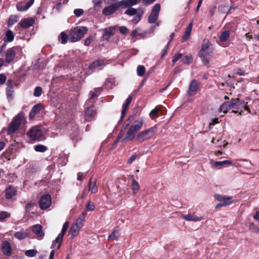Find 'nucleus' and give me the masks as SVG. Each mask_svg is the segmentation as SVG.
Here are the masks:
<instances>
[{"instance_id":"nucleus-24","label":"nucleus","mask_w":259,"mask_h":259,"mask_svg":"<svg viewBox=\"0 0 259 259\" xmlns=\"http://www.w3.org/2000/svg\"><path fill=\"white\" fill-rule=\"evenodd\" d=\"M231 164V161L226 160L221 161H215L211 164V167L212 168L221 167L225 165H230Z\"/></svg>"},{"instance_id":"nucleus-26","label":"nucleus","mask_w":259,"mask_h":259,"mask_svg":"<svg viewBox=\"0 0 259 259\" xmlns=\"http://www.w3.org/2000/svg\"><path fill=\"white\" fill-rule=\"evenodd\" d=\"M7 95L9 98H12L13 94V82L11 80H8L7 82Z\"/></svg>"},{"instance_id":"nucleus-51","label":"nucleus","mask_w":259,"mask_h":259,"mask_svg":"<svg viewBox=\"0 0 259 259\" xmlns=\"http://www.w3.org/2000/svg\"><path fill=\"white\" fill-rule=\"evenodd\" d=\"M68 227V222H65L64 224H63V226L62 227V230H61V232L59 234L60 235V236H64L65 233H66V231H67V229Z\"/></svg>"},{"instance_id":"nucleus-11","label":"nucleus","mask_w":259,"mask_h":259,"mask_svg":"<svg viewBox=\"0 0 259 259\" xmlns=\"http://www.w3.org/2000/svg\"><path fill=\"white\" fill-rule=\"evenodd\" d=\"M1 249L3 254L7 256H10L12 253V249L10 242L8 241H4L1 245Z\"/></svg>"},{"instance_id":"nucleus-15","label":"nucleus","mask_w":259,"mask_h":259,"mask_svg":"<svg viewBox=\"0 0 259 259\" xmlns=\"http://www.w3.org/2000/svg\"><path fill=\"white\" fill-rule=\"evenodd\" d=\"M104 65V62L103 60H97L92 62L89 66V69L94 70H101Z\"/></svg>"},{"instance_id":"nucleus-33","label":"nucleus","mask_w":259,"mask_h":259,"mask_svg":"<svg viewBox=\"0 0 259 259\" xmlns=\"http://www.w3.org/2000/svg\"><path fill=\"white\" fill-rule=\"evenodd\" d=\"M131 177L133 178L134 176H131ZM132 187L133 193L136 194L139 190L140 188V186L137 181H136L134 179H132Z\"/></svg>"},{"instance_id":"nucleus-7","label":"nucleus","mask_w":259,"mask_h":259,"mask_svg":"<svg viewBox=\"0 0 259 259\" xmlns=\"http://www.w3.org/2000/svg\"><path fill=\"white\" fill-rule=\"evenodd\" d=\"M27 136L31 140H39L42 136L41 130L37 127L33 126L31 128L27 133Z\"/></svg>"},{"instance_id":"nucleus-9","label":"nucleus","mask_w":259,"mask_h":259,"mask_svg":"<svg viewBox=\"0 0 259 259\" xmlns=\"http://www.w3.org/2000/svg\"><path fill=\"white\" fill-rule=\"evenodd\" d=\"M214 197L219 202H221L224 206L230 205L235 202L232 196L217 194Z\"/></svg>"},{"instance_id":"nucleus-46","label":"nucleus","mask_w":259,"mask_h":259,"mask_svg":"<svg viewBox=\"0 0 259 259\" xmlns=\"http://www.w3.org/2000/svg\"><path fill=\"white\" fill-rule=\"evenodd\" d=\"M193 61V57L191 55H186L185 57L182 59V61L183 63L185 64H190Z\"/></svg>"},{"instance_id":"nucleus-52","label":"nucleus","mask_w":259,"mask_h":259,"mask_svg":"<svg viewBox=\"0 0 259 259\" xmlns=\"http://www.w3.org/2000/svg\"><path fill=\"white\" fill-rule=\"evenodd\" d=\"M132 98H133V97L132 95L128 96V97L126 99L125 103L122 105V106L124 107L125 108H128V106L132 102Z\"/></svg>"},{"instance_id":"nucleus-35","label":"nucleus","mask_w":259,"mask_h":259,"mask_svg":"<svg viewBox=\"0 0 259 259\" xmlns=\"http://www.w3.org/2000/svg\"><path fill=\"white\" fill-rule=\"evenodd\" d=\"M59 39L61 40V42L62 44H65L67 42L69 39V34L65 32H62L59 36Z\"/></svg>"},{"instance_id":"nucleus-41","label":"nucleus","mask_w":259,"mask_h":259,"mask_svg":"<svg viewBox=\"0 0 259 259\" xmlns=\"http://www.w3.org/2000/svg\"><path fill=\"white\" fill-rule=\"evenodd\" d=\"M34 149L36 152H45L47 150L48 148L45 145L38 144L34 146Z\"/></svg>"},{"instance_id":"nucleus-16","label":"nucleus","mask_w":259,"mask_h":259,"mask_svg":"<svg viewBox=\"0 0 259 259\" xmlns=\"http://www.w3.org/2000/svg\"><path fill=\"white\" fill-rule=\"evenodd\" d=\"M34 19L30 17L22 19L19 22V25L22 28H28L33 25L34 23Z\"/></svg>"},{"instance_id":"nucleus-31","label":"nucleus","mask_w":259,"mask_h":259,"mask_svg":"<svg viewBox=\"0 0 259 259\" xmlns=\"http://www.w3.org/2000/svg\"><path fill=\"white\" fill-rule=\"evenodd\" d=\"M14 34L13 32L10 30H8L6 32L5 37H4V40L5 42H11L14 40Z\"/></svg>"},{"instance_id":"nucleus-61","label":"nucleus","mask_w":259,"mask_h":259,"mask_svg":"<svg viewBox=\"0 0 259 259\" xmlns=\"http://www.w3.org/2000/svg\"><path fill=\"white\" fill-rule=\"evenodd\" d=\"M127 30L128 29L125 26H121L119 28L120 32L123 34H126L127 32Z\"/></svg>"},{"instance_id":"nucleus-10","label":"nucleus","mask_w":259,"mask_h":259,"mask_svg":"<svg viewBox=\"0 0 259 259\" xmlns=\"http://www.w3.org/2000/svg\"><path fill=\"white\" fill-rule=\"evenodd\" d=\"M17 50L16 47H12L7 50L5 53V61L7 63L10 64L13 62Z\"/></svg>"},{"instance_id":"nucleus-59","label":"nucleus","mask_w":259,"mask_h":259,"mask_svg":"<svg viewBox=\"0 0 259 259\" xmlns=\"http://www.w3.org/2000/svg\"><path fill=\"white\" fill-rule=\"evenodd\" d=\"M138 155L136 154H133L128 159L127 161V163L128 164H131L133 163L134 161H135L136 158L138 157Z\"/></svg>"},{"instance_id":"nucleus-57","label":"nucleus","mask_w":259,"mask_h":259,"mask_svg":"<svg viewBox=\"0 0 259 259\" xmlns=\"http://www.w3.org/2000/svg\"><path fill=\"white\" fill-rule=\"evenodd\" d=\"M250 229L255 233H259V228L255 226L253 223H251L249 225Z\"/></svg>"},{"instance_id":"nucleus-56","label":"nucleus","mask_w":259,"mask_h":259,"mask_svg":"<svg viewBox=\"0 0 259 259\" xmlns=\"http://www.w3.org/2000/svg\"><path fill=\"white\" fill-rule=\"evenodd\" d=\"M182 57V54L181 53H178L175 54L173 57L172 63L174 64L176 63L181 57Z\"/></svg>"},{"instance_id":"nucleus-39","label":"nucleus","mask_w":259,"mask_h":259,"mask_svg":"<svg viewBox=\"0 0 259 259\" xmlns=\"http://www.w3.org/2000/svg\"><path fill=\"white\" fill-rule=\"evenodd\" d=\"M101 91V88H96L95 89L94 91H91L90 99L91 100L97 98L99 96V94L100 93Z\"/></svg>"},{"instance_id":"nucleus-45","label":"nucleus","mask_w":259,"mask_h":259,"mask_svg":"<svg viewBox=\"0 0 259 259\" xmlns=\"http://www.w3.org/2000/svg\"><path fill=\"white\" fill-rule=\"evenodd\" d=\"M37 253V251L35 249H29L25 251V255L28 257H33Z\"/></svg>"},{"instance_id":"nucleus-8","label":"nucleus","mask_w":259,"mask_h":259,"mask_svg":"<svg viewBox=\"0 0 259 259\" xmlns=\"http://www.w3.org/2000/svg\"><path fill=\"white\" fill-rule=\"evenodd\" d=\"M52 203L51 197L49 194L42 195L39 201V205L42 210H45L50 206Z\"/></svg>"},{"instance_id":"nucleus-6","label":"nucleus","mask_w":259,"mask_h":259,"mask_svg":"<svg viewBox=\"0 0 259 259\" xmlns=\"http://www.w3.org/2000/svg\"><path fill=\"white\" fill-rule=\"evenodd\" d=\"M160 5L158 3L155 4L153 6L151 12L148 19V22L149 23H154L157 20L159 16V13L160 11Z\"/></svg>"},{"instance_id":"nucleus-48","label":"nucleus","mask_w":259,"mask_h":259,"mask_svg":"<svg viewBox=\"0 0 259 259\" xmlns=\"http://www.w3.org/2000/svg\"><path fill=\"white\" fill-rule=\"evenodd\" d=\"M85 213H83L81 215H80L78 219L76 221V222H75V224L77 225H81L82 226V223L83 222H84V219H85Z\"/></svg>"},{"instance_id":"nucleus-28","label":"nucleus","mask_w":259,"mask_h":259,"mask_svg":"<svg viewBox=\"0 0 259 259\" xmlns=\"http://www.w3.org/2000/svg\"><path fill=\"white\" fill-rule=\"evenodd\" d=\"M36 206L35 202L30 201L26 204L25 208L27 212L34 213L35 210H34V207Z\"/></svg>"},{"instance_id":"nucleus-53","label":"nucleus","mask_w":259,"mask_h":259,"mask_svg":"<svg viewBox=\"0 0 259 259\" xmlns=\"http://www.w3.org/2000/svg\"><path fill=\"white\" fill-rule=\"evenodd\" d=\"M84 11L82 9H76L74 10V14L77 17H80L83 14Z\"/></svg>"},{"instance_id":"nucleus-63","label":"nucleus","mask_w":259,"mask_h":259,"mask_svg":"<svg viewBox=\"0 0 259 259\" xmlns=\"http://www.w3.org/2000/svg\"><path fill=\"white\" fill-rule=\"evenodd\" d=\"M216 9L217 7L215 6H213L211 8L209 11V14L210 15V16H212L214 15Z\"/></svg>"},{"instance_id":"nucleus-32","label":"nucleus","mask_w":259,"mask_h":259,"mask_svg":"<svg viewBox=\"0 0 259 259\" xmlns=\"http://www.w3.org/2000/svg\"><path fill=\"white\" fill-rule=\"evenodd\" d=\"M19 17L17 15H11L8 20L7 25L9 27H11L18 21Z\"/></svg>"},{"instance_id":"nucleus-23","label":"nucleus","mask_w":259,"mask_h":259,"mask_svg":"<svg viewBox=\"0 0 259 259\" xmlns=\"http://www.w3.org/2000/svg\"><path fill=\"white\" fill-rule=\"evenodd\" d=\"M144 13V11L141 8H139L138 9V13L135 15H134V17L132 21V22L134 24L138 23L141 20Z\"/></svg>"},{"instance_id":"nucleus-12","label":"nucleus","mask_w":259,"mask_h":259,"mask_svg":"<svg viewBox=\"0 0 259 259\" xmlns=\"http://www.w3.org/2000/svg\"><path fill=\"white\" fill-rule=\"evenodd\" d=\"M34 0H30L26 3H18L16 5V8L18 11L23 12L27 11L34 3Z\"/></svg>"},{"instance_id":"nucleus-47","label":"nucleus","mask_w":259,"mask_h":259,"mask_svg":"<svg viewBox=\"0 0 259 259\" xmlns=\"http://www.w3.org/2000/svg\"><path fill=\"white\" fill-rule=\"evenodd\" d=\"M243 104V101L240 100L238 98H236V103L233 107V109H239L241 108L242 105Z\"/></svg>"},{"instance_id":"nucleus-19","label":"nucleus","mask_w":259,"mask_h":259,"mask_svg":"<svg viewBox=\"0 0 259 259\" xmlns=\"http://www.w3.org/2000/svg\"><path fill=\"white\" fill-rule=\"evenodd\" d=\"M182 217L185 220L193 222H198L203 219V218L202 216H197L194 213H189L187 214L183 215Z\"/></svg>"},{"instance_id":"nucleus-36","label":"nucleus","mask_w":259,"mask_h":259,"mask_svg":"<svg viewBox=\"0 0 259 259\" xmlns=\"http://www.w3.org/2000/svg\"><path fill=\"white\" fill-rule=\"evenodd\" d=\"M232 108L228 101L224 102L220 107V111H223L224 113H227L228 110Z\"/></svg>"},{"instance_id":"nucleus-21","label":"nucleus","mask_w":259,"mask_h":259,"mask_svg":"<svg viewBox=\"0 0 259 259\" xmlns=\"http://www.w3.org/2000/svg\"><path fill=\"white\" fill-rule=\"evenodd\" d=\"M198 89V84L197 80L193 79L189 84L187 93L188 95H191L192 92H196Z\"/></svg>"},{"instance_id":"nucleus-30","label":"nucleus","mask_w":259,"mask_h":259,"mask_svg":"<svg viewBox=\"0 0 259 259\" xmlns=\"http://www.w3.org/2000/svg\"><path fill=\"white\" fill-rule=\"evenodd\" d=\"M14 236L16 238L19 240H23L28 237V234L23 231H20L15 232Z\"/></svg>"},{"instance_id":"nucleus-49","label":"nucleus","mask_w":259,"mask_h":259,"mask_svg":"<svg viewBox=\"0 0 259 259\" xmlns=\"http://www.w3.org/2000/svg\"><path fill=\"white\" fill-rule=\"evenodd\" d=\"M42 93V89L40 87H36L34 91L33 95L36 97H39Z\"/></svg>"},{"instance_id":"nucleus-20","label":"nucleus","mask_w":259,"mask_h":259,"mask_svg":"<svg viewBox=\"0 0 259 259\" xmlns=\"http://www.w3.org/2000/svg\"><path fill=\"white\" fill-rule=\"evenodd\" d=\"M31 230L38 237L41 238L44 236V233L42 231V226L39 224L35 225L32 226Z\"/></svg>"},{"instance_id":"nucleus-1","label":"nucleus","mask_w":259,"mask_h":259,"mask_svg":"<svg viewBox=\"0 0 259 259\" xmlns=\"http://www.w3.org/2000/svg\"><path fill=\"white\" fill-rule=\"evenodd\" d=\"M88 31L87 27L77 26L70 31L69 39L71 42H76L82 38Z\"/></svg>"},{"instance_id":"nucleus-5","label":"nucleus","mask_w":259,"mask_h":259,"mask_svg":"<svg viewBox=\"0 0 259 259\" xmlns=\"http://www.w3.org/2000/svg\"><path fill=\"white\" fill-rule=\"evenodd\" d=\"M123 1L111 4L105 7L102 10V13L105 16H109L115 12L119 8L122 6Z\"/></svg>"},{"instance_id":"nucleus-55","label":"nucleus","mask_w":259,"mask_h":259,"mask_svg":"<svg viewBox=\"0 0 259 259\" xmlns=\"http://www.w3.org/2000/svg\"><path fill=\"white\" fill-rule=\"evenodd\" d=\"M94 38L92 36H89L87 38H85L84 41V45L86 46H89L92 41H93Z\"/></svg>"},{"instance_id":"nucleus-3","label":"nucleus","mask_w":259,"mask_h":259,"mask_svg":"<svg viewBox=\"0 0 259 259\" xmlns=\"http://www.w3.org/2000/svg\"><path fill=\"white\" fill-rule=\"evenodd\" d=\"M155 132V127H152L139 132L135 138L138 142L142 143L152 138L154 135Z\"/></svg>"},{"instance_id":"nucleus-54","label":"nucleus","mask_w":259,"mask_h":259,"mask_svg":"<svg viewBox=\"0 0 259 259\" xmlns=\"http://www.w3.org/2000/svg\"><path fill=\"white\" fill-rule=\"evenodd\" d=\"M206 55H203V56H199L201 58L202 61L203 63V64L207 66V67H209V61L208 58H206Z\"/></svg>"},{"instance_id":"nucleus-62","label":"nucleus","mask_w":259,"mask_h":259,"mask_svg":"<svg viewBox=\"0 0 259 259\" xmlns=\"http://www.w3.org/2000/svg\"><path fill=\"white\" fill-rule=\"evenodd\" d=\"M6 76L3 74H0V84H2L4 83L6 81Z\"/></svg>"},{"instance_id":"nucleus-40","label":"nucleus","mask_w":259,"mask_h":259,"mask_svg":"<svg viewBox=\"0 0 259 259\" xmlns=\"http://www.w3.org/2000/svg\"><path fill=\"white\" fill-rule=\"evenodd\" d=\"M123 1L124 2H123L122 5H124L125 7L127 8L136 5L139 2V0H127Z\"/></svg>"},{"instance_id":"nucleus-44","label":"nucleus","mask_w":259,"mask_h":259,"mask_svg":"<svg viewBox=\"0 0 259 259\" xmlns=\"http://www.w3.org/2000/svg\"><path fill=\"white\" fill-rule=\"evenodd\" d=\"M137 72L138 76H143L145 72V67L143 65H139L137 67Z\"/></svg>"},{"instance_id":"nucleus-2","label":"nucleus","mask_w":259,"mask_h":259,"mask_svg":"<svg viewBox=\"0 0 259 259\" xmlns=\"http://www.w3.org/2000/svg\"><path fill=\"white\" fill-rule=\"evenodd\" d=\"M143 125V121L142 119L140 118L136 120L126 133L125 139L128 141L133 140L135 137V134L142 128Z\"/></svg>"},{"instance_id":"nucleus-25","label":"nucleus","mask_w":259,"mask_h":259,"mask_svg":"<svg viewBox=\"0 0 259 259\" xmlns=\"http://www.w3.org/2000/svg\"><path fill=\"white\" fill-rule=\"evenodd\" d=\"M81 228V225H77L75 224L73 225L70 229V234L71 235V237L74 238L76 236L79 230Z\"/></svg>"},{"instance_id":"nucleus-14","label":"nucleus","mask_w":259,"mask_h":259,"mask_svg":"<svg viewBox=\"0 0 259 259\" xmlns=\"http://www.w3.org/2000/svg\"><path fill=\"white\" fill-rule=\"evenodd\" d=\"M104 32L102 35L103 39L108 40V39L115 34V28L114 26H111L106 28L104 30Z\"/></svg>"},{"instance_id":"nucleus-58","label":"nucleus","mask_w":259,"mask_h":259,"mask_svg":"<svg viewBox=\"0 0 259 259\" xmlns=\"http://www.w3.org/2000/svg\"><path fill=\"white\" fill-rule=\"evenodd\" d=\"M122 111H121V116H120L119 121H121L123 120V119L124 118V117L126 114V111L128 109V108H125L124 107H123V106H122Z\"/></svg>"},{"instance_id":"nucleus-27","label":"nucleus","mask_w":259,"mask_h":259,"mask_svg":"<svg viewBox=\"0 0 259 259\" xmlns=\"http://www.w3.org/2000/svg\"><path fill=\"white\" fill-rule=\"evenodd\" d=\"M192 26L193 23L191 22L189 24L188 26L186 28L185 33L183 36V41L187 40L189 38L192 31Z\"/></svg>"},{"instance_id":"nucleus-42","label":"nucleus","mask_w":259,"mask_h":259,"mask_svg":"<svg viewBox=\"0 0 259 259\" xmlns=\"http://www.w3.org/2000/svg\"><path fill=\"white\" fill-rule=\"evenodd\" d=\"M128 7L129 8H128L124 12L125 14L132 16L135 15L138 13V9H136L131 7Z\"/></svg>"},{"instance_id":"nucleus-43","label":"nucleus","mask_w":259,"mask_h":259,"mask_svg":"<svg viewBox=\"0 0 259 259\" xmlns=\"http://www.w3.org/2000/svg\"><path fill=\"white\" fill-rule=\"evenodd\" d=\"M10 213L8 212L2 211L0 212V221L3 222L6 219L9 218L10 217Z\"/></svg>"},{"instance_id":"nucleus-22","label":"nucleus","mask_w":259,"mask_h":259,"mask_svg":"<svg viewBox=\"0 0 259 259\" xmlns=\"http://www.w3.org/2000/svg\"><path fill=\"white\" fill-rule=\"evenodd\" d=\"M42 107V105L40 104H38L34 105L32 108L31 109L30 113H29V118L30 119H32L34 117L35 115L39 112L41 110Z\"/></svg>"},{"instance_id":"nucleus-17","label":"nucleus","mask_w":259,"mask_h":259,"mask_svg":"<svg viewBox=\"0 0 259 259\" xmlns=\"http://www.w3.org/2000/svg\"><path fill=\"white\" fill-rule=\"evenodd\" d=\"M211 53V49L210 48L208 42L207 41L202 44L201 50L198 53V56H203V55H208Z\"/></svg>"},{"instance_id":"nucleus-38","label":"nucleus","mask_w":259,"mask_h":259,"mask_svg":"<svg viewBox=\"0 0 259 259\" xmlns=\"http://www.w3.org/2000/svg\"><path fill=\"white\" fill-rule=\"evenodd\" d=\"M92 180V178H91L89 181V182L88 184V187H89V190H90L91 191V193H96L97 192V191H98V188H97V187L96 185V180H95L94 182L93 185L92 187L91 188Z\"/></svg>"},{"instance_id":"nucleus-29","label":"nucleus","mask_w":259,"mask_h":259,"mask_svg":"<svg viewBox=\"0 0 259 259\" xmlns=\"http://www.w3.org/2000/svg\"><path fill=\"white\" fill-rule=\"evenodd\" d=\"M63 237L60 236V235L59 234L58 236L56 238V239L53 241L51 248H54L56 246V244L58 243V245L57 247V249H59L61 247L62 241L63 240Z\"/></svg>"},{"instance_id":"nucleus-60","label":"nucleus","mask_w":259,"mask_h":259,"mask_svg":"<svg viewBox=\"0 0 259 259\" xmlns=\"http://www.w3.org/2000/svg\"><path fill=\"white\" fill-rule=\"evenodd\" d=\"M159 111V109L157 108L156 107L152 110L150 113V116L151 117L156 116L157 115L158 112Z\"/></svg>"},{"instance_id":"nucleus-34","label":"nucleus","mask_w":259,"mask_h":259,"mask_svg":"<svg viewBox=\"0 0 259 259\" xmlns=\"http://www.w3.org/2000/svg\"><path fill=\"white\" fill-rule=\"evenodd\" d=\"M230 37V31L225 30L222 32L220 36V40L222 42L226 41Z\"/></svg>"},{"instance_id":"nucleus-13","label":"nucleus","mask_w":259,"mask_h":259,"mask_svg":"<svg viewBox=\"0 0 259 259\" xmlns=\"http://www.w3.org/2000/svg\"><path fill=\"white\" fill-rule=\"evenodd\" d=\"M96 114V111L94 108V107L92 106L88 108L85 110V112L84 114V120L87 121H90L93 120Z\"/></svg>"},{"instance_id":"nucleus-4","label":"nucleus","mask_w":259,"mask_h":259,"mask_svg":"<svg viewBox=\"0 0 259 259\" xmlns=\"http://www.w3.org/2000/svg\"><path fill=\"white\" fill-rule=\"evenodd\" d=\"M23 117L22 115L18 114L14 117L12 121L9 124V128L7 131L8 135H11L16 131L19 127L21 121Z\"/></svg>"},{"instance_id":"nucleus-50","label":"nucleus","mask_w":259,"mask_h":259,"mask_svg":"<svg viewBox=\"0 0 259 259\" xmlns=\"http://www.w3.org/2000/svg\"><path fill=\"white\" fill-rule=\"evenodd\" d=\"M95 209V206L94 204H91L89 201L85 206V210L88 211H93Z\"/></svg>"},{"instance_id":"nucleus-64","label":"nucleus","mask_w":259,"mask_h":259,"mask_svg":"<svg viewBox=\"0 0 259 259\" xmlns=\"http://www.w3.org/2000/svg\"><path fill=\"white\" fill-rule=\"evenodd\" d=\"M229 103H230V105L231 108H233L234 105H235V103H236V98L232 99L230 101H228Z\"/></svg>"},{"instance_id":"nucleus-37","label":"nucleus","mask_w":259,"mask_h":259,"mask_svg":"<svg viewBox=\"0 0 259 259\" xmlns=\"http://www.w3.org/2000/svg\"><path fill=\"white\" fill-rule=\"evenodd\" d=\"M119 235V231L117 230H115L110 235H109L108 239L109 241L116 240L117 239Z\"/></svg>"},{"instance_id":"nucleus-18","label":"nucleus","mask_w":259,"mask_h":259,"mask_svg":"<svg viewBox=\"0 0 259 259\" xmlns=\"http://www.w3.org/2000/svg\"><path fill=\"white\" fill-rule=\"evenodd\" d=\"M17 190L16 187L10 185L5 190V196L7 199H11L13 196L16 195Z\"/></svg>"}]
</instances>
